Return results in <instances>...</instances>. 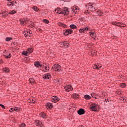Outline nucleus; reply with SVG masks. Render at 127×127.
<instances>
[{
    "label": "nucleus",
    "instance_id": "f257e3e1",
    "mask_svg": "<svg viewBox=\"0 0 127 127\" xmlns=\"http://www.w3.org/2000/svg\"><path fill=\"white\" fill-rule=\"evenodd\" d=\"M52 69L54 71L60 72V71L61 70V66L59 64H54L52 67Z\"/></svg>",
    "mask_w": 127,
    "mask_h": 127
},
{
    "label": "nucleus",
    "instance_id": "f03ea898",
    "mask_svg": "<svg viewBox=\"0 0 127 127\" xmlns=\"http://www.w3.org/2000/svg\"><path fill=\"white\" fill-rule=\"evenodd\" d=\"M86 7H87L89 10V11H94V10H96V8L94 7V4H90V3L87 4L86 5Z\"/></svg>",
    "mask_w": 127,
    "mask_h": 127
},
{
    "label": "nucleus",
    "instance_id": "7ed1b4c3",
    "mask_svg": "<svg viewBox=\"0 0 127 127\" xmlns=\"http://www.w3.org/2000/svg\"><path fill=\"white\" fill-rule=\"evenodd\" d=\"M64 15H68L69 14V10L67 7H64L62 9V14Z\"/></svg>",
    "mask_w": 127,
    "mask_h": 127
},
{
    "label": "nucleus",
    "instance_id": "20e7f679",
    "mask_svg": "<svg viewBox=\"0 0 127 127\" xmlns=\"http://www.w3.org/2000/svg\"><path fill=\"white\" fill-rule=\"evenodd\" d=\"M35 124L36 127H43L44 126V124L39 120H36Z\"/></svg>",
    "mask_w": 127,
    "mask_h": 127
},
{
    "label": "nucleus",
    "instance_id": "39448f33",
    "mask_svg": "<svg viewBox=\"0 0 127 127\" xmlns=\"http://www.w3.org/2000/svg\"><path fill=\"white\" fill-rule=\"evenodd\" d=\"M91 97H92V98H94V99H100V98L102 99L103 96H100V95H98V94L93 92L91 93Z\"/></svg>",
    "mask_w": 127,
    "mask_h": 127
},
{
    "label": "nucleus",
    "instance_id": "423d86ee",
    "mask_svg": "<svg viewBox=\"0 0 127 127\" xmlns=\"http://www.w3.org/2000/svg\"><path fill=\"white\" fill-rule=\"evenodd\" d=\"M72 33H73V30L69 29H67L64 32V34L65 36H67V35H69V34H72Z\"/></svg>",
    "mask_w": 127,
    "mask_h": 127
},
{
    "label": "nucleus",
    "instance_id": "0eeeda50",
    "mask_svg": "<svg viewBox=\"0 0 127 127\" xmlns=\"http://www.w3.org/2000/svg\"><path fill=\"white\" fill-rule=\"evenodd\" d=\"M51 101L53 103H57L59 101V98L57 96H53L51 98Z\"/></svg>",
    "mask_w": 127,
    "mask_h": 127
},
{
    "label": "nucleus",
    "instance_id": "6e6552de",
    "mask_svg": "<svg viewBox=\"0 0 127 127\" xmlns=\"http://www.w3.org/2000/svg\"><path fill=\"white\" fill-rule=\"evenodd\" d=\"M85 110L84 109L80 108L77 111V114L79 115V116H82V115H84L85 114Z\"/></svg>",
    "mask_w": 127,
    "mask_h": 127
},
{
    "label": "nucleus",
    "instance_id": "1a4fd4ad",
    "mask_svg": "<svg viewBox=\"0 0 127 127\" xmlns=\"http://www.w3.org/2000/svg\"><path fill=\"white\" fill-rule=\"evenodd\" d=\"M64 89L66 92H69V91H72L73 90V87L71 85H68L64 87Z\"/></svg>",
    "mask_w": 127,
    "mask_h": 127
},
{
    "label": "nucleus",
    "instance_id": "9d476101",
    "mask_svg": "<svg viewBox=\"0 0 127 127\" xmlns=\"http://www.w3.org/2000/svg\"><path fill=\"white\" fill-rule=\"evenodd\" d=\"M90 109L91 111H93V112H96L97 111V107L95 104H92L90 106Z\"/></svg>",
    "mask_w": 127,
    "mask_h": 127
},
{
    "label": "nucleus",
    "instance_id": "9b49d317",
    "mask_svg": "<svg viewBox=\"0 0 127 127\" xmlns=\"http://www.w3.org/2000/svg\"><path fill=\"white\" fill-rule=\"evenodd\" d=\"M63 45L64 48H68L69 46H70V44H69V43L67 41H64L63 42Z\"/></svg>",
    "mask_w": 127,
    "mask_h": 127
},
{
    "label": "nucleus",
    "instance_id": "f8f14e48",
    "mask_svg": "<svg viewBox=\"0 0 127 127\" xmlns=\"http://www.w3.org/2000/svg\"><path fill=\"white\" fill-rule=\"evenodd\" d=\"M34 65L37 68H39V67H42V64H41L39 62H36L34 63Z\"/></svg>",
    "mask_w": 127,
    "mask_h": 127
},
{
    "label": "nucleus",
    "instance_id": "ddd939ff",
    "mask_svg": "<svg viewBox=\"0 0 127 127\" xmlns=\"http://www.w3.org/2000/svg\"><path fill=\"white\" fill-rule=\"evenodd\" d=\"M97 51L95 50H91V51L89 53V55L91 56H95L96 55Z\"/></svg>",
    "mask_w": 127,
    "mask_h": 127
},
{
    "label": "nucleus",
    "instance_id": "4468645a",
    "mask_svg": "<svg viewBox=\"0 0 127 127\" xmlns=\"http://www.w3.org/2000/svg\"><path fill=\"white\" fill-rule=\"evenodd\" d=\"M88 29L89 28L86 27H84L83 29L81 28L79 29V32L80 33H85V32H86V30H88Z\"/></svg>",
    "mask_w": 127,
    "mask_h": 127
},
{
    "label": "nucleus",
    "instance_id": "2eb2a0df",
    "mask_svg": "<svg viewBox=\"0 0 127 127\" xmlns=\"http://www.w3.org/2000/svg\"><path fill=\"white\" fill-rule=\"evenodd\" d=\"M58 25L59 26H62V27H64V28H67V25H66L61 22H59L58 23Z\"/></svg>",
    "mask_w": 127,
    "mask_h": 127
},
{
    "label": "nucleus",
    "instance_id": "dca6fc26",
    "mask_svg": "<svg viewBox=\"0 0 127 127\" xmlns=\"http://www.w3.org/2000/svg\"><path fill=\"white\" fill-rule=\"evenodd\" d=\"M43 79H48V80H49V79H50V78H51V75H50V74L48 73L47 74H45L43 77Z\"/></svg>",
    "mask_w": 127,
    "mask_h": 127
},
{
    "label": "nucleus",
    "instance_id": "f3484780",
    "mask_svg": "<svg viewBox=\"0 0 127 127\" xmlns=\"http://www.w3.org/2000/svg\"><path fill=\"white\" fill-rule=\"evenodd\" d=\"M23 33L25 35V37H27V36H30V35H29V32L28 30H25L24 31Z\"/></svg>",
    "mask_w": 127,
    "mask_h": 127
},
{
    "label": "nucleus",
    "instance_id": "a211bd4d",
    "mask_svg": "<svg viewBox=\"0 0 127 127\" xmlns=\"http://www.w3.org/2000/svg\"><path fill=\"white\" fill-rule=\"evenodd\" d=\"M46 108H49V109H52L53 105L50 103H48L46 104Z\"/></svg>",
    "mask_w": 127,
    "mask_h": 127
},
{
    "label": "nucleus",
    "instance_id": "6ab92c4d",
    "mask_svg": "<svg viewBox=\"0 0 127 127\" xmlns=\"http://www.w3.org/2000/svg\"><path fill=\"white\" fill-rule=\"evenodd\" d=\"M55 11L57 13H59V14H62V9L59 7H58L57 9H56Z\"/></svg>",
    "mask_w": 127,
    "mask_h": 127
},
{
    "label": "nucleus",
    "instance_id": "aec40b11",
    "mask_svg": "<svg viewBox=\"0 0 127 127\" xmlns=\"http://www.w3.org/2000/svg\"><path fill=\"white\" fill-rule=\"evenodd\" d=\"M40 116L41 118H43V119H46V114L44 113V112H42L40 114Z\"/></svg>",
    "mask_w": 127,
    "mask_h": 127
},
{
    "label": "nucleus",
    "instance_id": "412c9836",
    "mask_svg": "<svg viewBox=\"0 0 127 127\" xmlns=\"http://www.w3.org/2000/svg\"><path fill=\"white\" fill-rule=\"evenodd\" d=\"M1 14L3 17L4 16H7V15H8V12L6 11L2 12Z\"/></svg>",
    "mask_w": 127,
    "mask_h": 127
},
{
    "label": "nucleus",
    "instance_id": "4be33fe9",
    "mask_svg": "<svg viewBox=\"0 0 127 127\" xmlns=\"http://www.w3.org/2000/svg\"><path fill=\"white\" fill-rule=\"evenodd\" d=\"M29 82L30 83V84H35V80H34V79L31 78L29 79Z\"/></svg>",
    "mask_w": 127,
    "mask_h": 127
},
{
    "label": "nucleus",
    "instance_id": "5701e85b",
    "mask_svg": "<svg viewBox=\"0 0 127 127\" xmlns=\"http://www.w3.org/2000/svg\"><path fill=\"white\" fill-rule=\"evenodd\" d=\"M127 26V25L124 24V23H120L119 22V26H118V27H126Z\"/></svg>",
    "mask_w": 127,
    "mask_h": 127
},
{
    "label": "nucleus",
    "instance_id": "b1692460",
    "mask_svg": "<svg viewBox=\"0 0 127 127\" xmlns=\"http://www.w3.org/2000/svg\"><path fill=\"white\" fill-rule=\"evenodd\" d=\"M72 97L74 99H78V98H79V95H78L76 93H74V94L72 95Z\"/></svg>",
    "mask_w": 127,
    "mask_h": 127
},
{
    "label": "nucleus",
    "instance_id": "393cba45",
    "mask_svg": "<svg viewBox=\"0 0 127 127\" xmlns=\"http://www.w3.org/2000/svg\"><path fill=\"white\" fill-rule=\"evenodd\" d=\"M20 23L22 25H23L25 23H28V20H22L20 21Z\"/></svg>",
    "mask_w": 127,
    "mask_h": 127
},
{
    "label": "nucleus",
    "instance_id": "a878e982",
    "mask_svg": "<svg viewBox=\"0 0 127 127\" xmlns=\"http://www.w3.org/2000/svg\"><path fill=\"white\" fill-rule=\"evenodd\" d=\"M84 98L85 100H90V99H92V97L90 95L86 94L84 95Z\"/></svg>",
    "mask_w": 127,
    "mask_h": 127
},
{
    "label": "nucleus",
    "instance_id": "bb28decb",
    "mask_svg": "<svg viewBox=\"0 0 127 127\" xmlns=\"http://www.w3.org/2000/svg\"><path fill=\"white\" fill-rule=\"evenodd\" d=\"M97 13L98 15H99V16H102V15L104 14V13L101 10L97 11Z\"/></svg>",
    "mask_w": 127,
    "mask_h": 127
},
{
    "label": "nucleus",
    "instance_id": "cd10ccee",
    "mask_svg": "<svg viewBox=\"0 0 127 127\" xmlns=\"http://www.w3.org/2000/svg\"><path fill=\"white\" fill-rule=\"evenodd\" d=\"M28 53H32L33 52V48H30L27 49Z\"/></svg>",
    "mask_w": 127,
    "mask_h": 127
},
{
    "label": "nucleus",
    "instance_id": "c85d7f7f",
    "mask_svg": "<svg viewBox=\"0 0 127 127\" xmlns=\"http://www.w3.org/2000/svg\"><path fill=\"white\" fill-rule=\"evenodd\" d=\"M28 52L27 51H23L22 52V55H24V56H28Z\"/></svg>",
    "mask_w": 127,
    "mask_h": 127
},
{
    "label": "nucleus",
    "instance_id": "c756f323",
    "mask_svg": "<svg viewBox=\"0 0 127 127\" xmlns=\"http://www.w3.org/2000/svg\"><path fill=\"white\" fill-rule=\"evenodd\" d=\"M69 27L71 28V29H75V28H77V26L75 24L70 25Z\"/></svg>",
    "mask_w": 127,
    "mask_h": 127
},
{
    "label": "nucleus",
    "instance_id": "7c9ffc66",
    "mask_svg": "<svg viewBox=\"0 0 127 127\" xmlns=\"http://www.w3.org/2000/svg\"><path fill=\"white\" fill-rule=\"evenodd\" d=\"M17 111V108H11V109L9 110L10 113H12V112H16Z\"/></svg>",
    "mask_w": 127,
    "mask_h": 127
},
{
    "label": "nucleus",
    "instance_id": "2f4dec72",
    "mask_svg": "<svg viewBox=\"0 0 127 127\" xmlns=\"http://www.w3.org/2000/svg\"><path fill=\"white\" fill-rule=\"evenodd\" d=\"M4 57H5V58H6V59H8L10 58V57H11V54H10V53H9L8 55H5Z\"/></svg>",
    "mask_w": 127,
    "mask_h": 127
},
{
    "label": "nucleus",
    "instance_id": "473e14b6",
    "mask_svg": "<svg viewBox=\"0 0 127 127\" xmlns=\"http://www.w3.org/2000/svg\"><path fill=\"white\" fill-rule=\"evenodd\" d=\"M3 70L4 72H5V73H8V72L9 71V68L8 67H4L3 68Z\"/></svg>",
    "mask_w": 127,
    "mask_h": 127
},
{
    "label": "nucleus",
    "instance_id": "72a5a7b5",
    "mask_svg": "<svg viewBox=\"0 0 127 127\" xmlns=\"http://www.w3.org/2000/svg\"><path fill=\"white\" fill-rule=\"evenodd\" d=\"M101 67L102 66H98V65L97 64H94V66H93V69H97V70H99L100 69V68H101Z\"/></svg>",
    "mask_w": 127,
    "mask_h": 127
},
{
    "label": "nucleus",
    "instance_id": "f704fd0d",
    "mask_svg": "<svg viewBox=\"0 0 127 127\" xmlns=\"http://www.w3.org/2000/svg\"><path fill=\"white\" fill-rule=\"evenodd\" d=\"M112 24L113 25H116L117 26H120V22H113Z\"/></svg>",
    "mask_w": 127,
    "mask_h": 127
},
{
    "label": "nucleus",
    "instance_id": "c9c22d12",
    "mask_svg": "<svg viewBox=\"0 0 127 127\" xmlns=\"http://www.w3.org/2000/svg\"><path fill=\"white\" fill-rule=\"evenodd\" d=\"M10 40H12V37H6L5 38V41H10Z\"/></svg>",
    "mask_w": 127,
    "mask_h": 127
},
{
    "label": "nucleus",
    "instance_id": "e433bc0d",
    "mask_svg": "<svg viewBox=\"0 0 127 127\" xmlns=\"http://www.w3.org/2000/svg\"><path fill=\"white\" fill-rule=\"evenodd\" d=\"M126 86L127 84H126L125 83H122L120 85V87H121V88H125V87H126Z\"/></svg>",
    "mask_w": 127,
    "mask_h": 127
},
{
    "label": "nucleus",
    "instance_id": "4c0bfd02",
    "mask_svg": "<svg viewBox=\"0 0 127 127\" xmlns=\"http://www.w3.org/2000/svg\"><path fill=\"white\" fill-rule=\"evenodd\" d=\"M33 9H34L35 11H38V8L36 7V6H33Z\"/></svg>",
    "mask_w": 127,
    "mask_h": 127
},
{
    "label": "nucleus",
    "instance_id": "58836bf2",
    "mask_svg": "<svg viewBox=\"0 0 127 127\" xmlns=\"http://www.w3.org/2000/svg\"><path fill=\"white\" fill-rule=\"evenodd\" d=\"M14 13H16V11L12 10V11L9 12V14H14Z\"/></svg>",
    "mask_w": 127,
    "mask_h": 127
},
{
    "label": "nucleus",
    "instance_id": "ea45409f",
    "mask_svg": "<svg viewBox=\"0 0 127 127\" xmlns=\"http://www.w3.org/2000/svg\"><path fill=\"white\" fill-rule=\"evenodd\" d=\"M43 22H44V23L48 24V23L49 22V21L46 19H44L43 20Z\"/></svg>",
    "mask_w": 127,
    "mask_h": 127
},
{
    "label": "nucleus",
    "instance_id": "a19ab883",
    "mask_svg": "<svg viewBox=\"0 0 127 127\" xmlns=\"http://www.w3.org/2000/svg\"><path fill=\"white\" fill-rule=\"evenodd\" d=\"M84 13H85V14H90V10H89V9L85 11Z\"/></svg>",
    "mask_w": 127,
    "mask_h": 127
},
{
    "label": "nucleus",
    "instance_id": "79ce46f5",
    "mask_svg": "<svg viewBox=\"0 0 127 127\" xmlns=\"http://www.w3.org/2000/svg\"><path fill=\"white\" fill-rule=\"evenodd\" d=\"M45 69L46 71H49V66L47 65L45 67Z\"/></svg>",
    "mask_w": 127,
    "mask_h": 127
},
{
    "label": "nucleus",
    "instance_id": "37998d69",
    "mask_svg": "<svg viewBox=\"0 0 127 127\" xmlns=\"http://www.w3.org/2000/svg\"><path fill=\"white\" fill-rule=\"evenodd\" d=\"M20 127H26V125H25V124L24 123H22L21 124V125H20Z\"/></svg>",
    "mask_w": 127,
    "mask_h": 127
},
{
    "label": "nucleus",
    "instance_id": "c03bdc74",
    "mask_svg": "<svg viewBox=\"0 0 127 127\" xmlns=\"http://www.w3.org/2000/svg\"><path fill=\"white\" fill-rule=\"evenodd\" d=\"M30 99L31 103H33L34 104H35V100H34L33 98H30Z\"/></svg>",
    "mask_w": 127,
    "mask_h": 127
},
{
    "label": "nucleus",
    "instance_id": "a18cd8bd",
    "mask_svg": "<svg viewBox=\"0 0 127 127\" xmlns=\"http://www.w3.org/2000/svg\"><path fill=\"white\" fill-rule=\"evenodd\" d=\"M14 2H16V1H13L10 2V3H11L12 5L13 6V5H15V4H14Z\"/></svg>",
    "mask_w": 127,
    "mask_h": 127
},
{
    "label": "nucleus",
    "instance_id": "49530a36",
    "mask_svg": "<svg viewBox=\"0 0 127 127\" xmlns=\"http://www.w3.org/2000/svg\"><path fill=\"white\" fill-rule=\"evenodd\" d=\"M0 107H1L3 110L5 109V106L2 104H0Z\"/></svg>",
    "mask_w": 127,
    "mask_h": 127
},
{
    "label": "nucleus",
    "instance_id": "de8ad7c7",
    "mask_svg": "<svg viewBox=\"0 0 127 127\" xmlns=\"http://www.w3.org/2000/svg\"><path fill=\"white\" fill-rule=\"evenodd\" d=\"M89 34H90V36L92 35H95V33L91 32H89Z\"/></svg>",
    "mask_w": 127,
    "mask_h": 127
},
{
    "label": "nucleus",
    "instance_id": "09e8293b",
    "mask_svg": "<svg viewBox=\"0 0 127 127\" xmlns=\"http://www.w3.org/2000/svg\"><path fill=\"white\" fill-rule=\"evenodd\" d=\"M32 34V31H29V35H31Z\"/></svg>",
    "mask_w": 127,
    "mask_h": 127
},
{
    "label": "nucleus",
    "instance_id": "8fccbe9b",
    "mask_svg": "<svg viewBox=\"0 0 127 127\" xmlns=\"http://www.w3.org/2000/svg\"><path fill=\"white\" fill-rule=\"evenodd\" d=\"M42 66H43V67H46L47 66V65L46 64H43Z\"/></svg>",
    "mask_w": 127,
    "mask_h": 127
},
{
    "label": "nucleus",
    "instance_id": "3c124183",
    "mask_svg": "<svg viewBox=\"0 0 127 127\" xmlns=\"http://www.w3.org/2000/svg\"><path fill=\"white\" fill-rule=\"evenodd\" d=\"M27 102L28 103H31V100L30 98L29 100H27Z\"/></svg>",
    "mask_w": 127,
    "mask_h": 127
},
{
    "label": "nucleus",
    "instance_id": "603ef678",
    "mask_svg": "<svg viewBox=\"0 0 127 127\" xmlns=\"http://www.w3.org/2000/svg\"><path fill=\"white\" fill-rule=\"evenodd\" d=\"M121 100H122L123 101H125V97H122Z\"/></svg>",
    "mask_w": 127,
    "mask_h": 127
},
{
    "label": "nucleus",
    "instance_id": "864d4df0",
    "mask_svg": "<svg viewBox=\"0 0 127 127\" xmlns=\"http://www.w3.org/2000/svg\"><path fill=\"white\" fill-rule=\"evenodd\" d=\"M38 30L40 32H41V31H42V30L41 29H38Z\"/></svg>",
    "mask_w": 127,
    "mask_h": 127
},
{
    "label": "nucleus",
    "instance_id": "5fc2aeb1",
    "mask_svg": "<svg viewBox=\"0 0 127 127\" xmlns=\"http://www.w3.org/2000/svg\"><path fill=\"white\" fill-rule=\"evenodd\" d=\"M7 5L10 6V5H12L10 2L8 3Z\"/></svg>",
    "mask_w": 127,
    "mask_h": 127
},
{
    "label": "nucleus",
    "instance_id": "6e6d98bb",
    "mask_svg": "<svg viewBox=\"0 0 127 127\" xmlns=\"http://www.w3.org/2000/svg\"><path fill=\"white\" fill-rule=\"evenodd\" d=\"M118 95H121V94H122V93L121 92H118Z\"/></svg>",
    "mask_w": 127,
    "mask_h": 127
},
{
    "label": "nucleus",
    "instance_id": "4d7b16f0",
    "mask_svg": "<svg viewBox=\"0 0 127 127\" xmlns=\"http://www.w3.org/2000/svg\"><path fill=\"white\" fill-rule=\"evenodd\" d=\"M2 63V61L0 60V64H1Z\"/></svg>",
    "mask_w": 127,
    "mask_h": 127
},
{
    "label": "nucleus",
    "instance_id": "13d9d810",
    "mask_svg": "<svg viewBox=\"0 0 127 127\" xmlns=\"http://www.w3.org/2000/svg\"><path fill=\"white\" fill-rule=\"evenodd\" d=\"M7 1H11V0H6Z\"/></svg>",
    "mask_w": 127,
    "mask_h": 127
},
{
    "label": "nucleus",
    "instance_id": "bf43d9fd",
    "mask_svg": "<svg viewBox=\"0 0 127 127\" xmlns=\"http://www.w3.org/2000/svg\"><path fill=\"white\" fill-rule=\"evenodd\" d=\"M105 102H107V101H108V99H105Z\"/></svg>",
    "mask_w": 127,
    "mask_h": 127
},
{
    "label": "nucleus",
    "instance_id": "052dcab7",
    "mask_svg": "<svg viewBox=\"0 0 127 127\" xmlns=\"http://www.w3.org/2000/svg\"><path fill=\"white\" fill-rule=\"evenodd\" d=\"M93 18H96V17H93Z\"/></svg>",
    "mask_w": 127,
    "mask_h": 127
},
{
    "label": "nucleus",
    "instance_id": "680f3d73",
    "mask_svg": "<svg viewBox=\"0 0 127 127\" xmlns=\"http://www.w3.org/2000/svg\"><path fill=\"white\" fill-rule=\"evenodd\" d=\"M15 3H16V2H14V4H15Z\"/></svg>",
    "mask_w": 127,
    "mask_h": 127
},
{
    "label": "nucleus",
    "instance_id": "e2e57ef3",
    "mask_svg": "<svg viewBox=\"0 0 127 127\" xmlns=\"http://www.w3.org/2000/svg\"><path fill=\"white\" fill-rule=\"evenodd\" d=\"M1 104H0V105H1Z\"/></svg>",
    "mask_w": 127,
    "mask_h": 127
}]
</instances>
